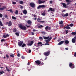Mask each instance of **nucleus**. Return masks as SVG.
<instances>
[{
    "label": "nucleus",
    "mask_w": 76,
    "mask_h": 76,
    "mask_svg": "<svg viewBox=\"0 0 76 76\" xmlns=\"http://www.w3.org/2000/svg\"><path fill=\"white\" fill-rule=\"evenodd\" d=\"M8 17V16L7 15H4V17L5 18H7Z\"/></svg>",
    "instance_id": "nucleus-51"
},
{
    "label": "nucleus",
    "mask_w": 76,
    "mask_h": 76,
    "mask_svg": "<svg viewBox=\"0 0 76 76\" xmlns=\"http://www.w3.org/2000/svg\"><path fill=\"white\" fill-rule=\"evenodd\" d=\"M66 2H68V3H70V0H66Z\"/></svg>",
    "instance_id": "nucleus-54"
},
{
    "label": "nucleus",
    "mask_w": 76,
    "mask_h": 76,
    "mask_svg": "<svg viewBox=\"0 0 76 76\" xmlns=\"http://www.w3.org/2000/svg\"><path fill=\"white\" fill-rule=\"evenodd\" d=\"M6 70L7 71V72H10V70L8 69V68H7V66H6Z\"/></svg>",
    "instance_id": "nucleus-31"
},
{
    "label": "nucleus",
    "mask_w": 76,
    "mask_h": 76,
    "mask_svg": "<svg viewBox=\"0 0 76 76\" xmlns=\"http://www.w3.org/2000/svg\"><path fill=\"white\" fill-rule=\"evenodd\" d=\"M69 66L71 69H74L75 68V65L72 63H70L69 64Z\"/></svg>",
    "instance_id": "nucleus-4"
},
{
    "label": "nucleus",
    "mask_w": 76,
    "mask_h": 76,
    "mask_svg": "<svg viewBox=\"0 0 76 76\" xmlns=\"http://www.w3.org/2000/svg\"><path fill=\"white\" fill-rule=\"evenodd\" d=\"M49 10H50V11H54V9H53V8H49Z\"/></svg>",
    "instance_id": "nucleus-36"
},
{
    "label": "nucleus",
    "mask_w": 76,
    "mask_h": 76,
    "mask_svg": "<svg viewBox=\"0 0 76 76\" xmlns=\"http://www.w3.org/2000/svg\"><path fill=\"white\" fill-rule=\"evenodd\" d=\"M23 41H20L18 43V44L19 46H22V44H23Z\"/></svg>",
    "instance_id": "nucleus-8"
},
{
    "label": "nucleus",
    "mask_w": 76,
    "mask_h": 76,
    "mask_svg": "<svg viewBox=\"0 0 76 76\" xmlns=\"http://www.w3.org/2000/svg\"><path fill=\"white\" fill-rule=\"evenodd\" d=\"M51 29V27H48V30H50Z\"/></svg>",
    "instance_id": "nucleus-59"
},
{
    "label": "nucleus",
    "mask_w": 76,
    "mask_h": 76,
    "mask_svg": "<svg viewBox=\"0 0 76 76\" xmlns=\"http://www.w3.org/2000/svg\"><path fill=\"white\" fill-rule=\"evenodd\" d=\"M8 11L10 12H11V13H12L13 12V10H12V9H10V10H8Z\"/></svg>",
    "instance_id": "nucleus-35"
},
{
    "label": "nucleus",
    "mask_w": 76,
    "mask_h": 76,
    "mask_svg": "<svg viewBox=\"0 0 76 76\" xmlns=\"http://www.w3.org/2000/svg\"><path fill=\"white\" fill-rule=\"evenodd\" d=\"M11 54L12 55H10V56L11 57H14V54Z\"/></svg>",
    "instance_id": "nucleus-39"
},
{
    "label": "nucleus",
    "mask_w": 76,
    "mask_h": 76,
    "mask_svg": "<svg viewBox=\"0 0 76 76\" xmlns=\"http://www.w3.org/2000/svg\"><path fill=\"white\" fill-rule=\"evenodd\" d=\"M17 31V30L16 29V28H15L14 29H13V32H16Z\"/></svg>",
    "instance_id": "nucleus-26"
},
{
    "label": "nucleus",
    "mask_w": 76,
    "mask_h": 76,
    "mask_svg": "<svg viewBox=\"0 0 76 76\" xmlns=\"http://www.w3.org/2000/svg\"><path fill=\"white\" fill-rule=\"evenodd\" d=\"M74 38L75 39V40H76V35H75V37H74Z\"/></svg>",
    "instance_id": "nucleus-62"
},
{
    "label": "nucleus",
    "mask_w": 76,
    "mask_h": 76,
    "mask_svg": "<svg viewBox=\"0 0 76 76\" xmlns=\"http://www.w3.org/2000/svg\"><path fill=\"white\" fill-rule=\"evenodd\" d=\"M50 54V51L46 52L43 53V55L45 56H48Z\"/></svg>",
    "instance_id": "nucleus-2"
},
{
    "label": "nucleus",
    "mask_w": 76,
    "mask_h": 76,
    "mask_svg": "<svg viewBox=\"0 0 76 76\" xmlns=\"http://www.w3.org/2000/svg\"><path fill=\"white\" fill-rule=\"evenodd\" d=\"M4 73V72H3V71H2L0 72V75H3V73Z\"/></svg>",
    "instance_id": "nucleus-30"
},
{
    "label": "nucleus",
    "mask_w": 76,
    "mask_h": 76,
    "mask_svg": "<svg viewBox=\"0 0 76 76\" xmlns=\"http://www.w3.org/2000/svg\"><path fill=\"white\" fill-rule=\"evenodd\" d=\"M0 26H3V24L1 21L0 20Z\"/></svg>",
    "instance_id": "nucleus-38"
},
{
    "label": "nucleus",
    "mask_w": 76,
    "mask_h": 76,
    "mask_svg": "<svg viewBox=\"0 0 76 76\" xmlns=\"http://www.w3.org/2000/svg\"><path fill=\"white\" fill-rule=\"evenodd\" d=\"M69 4H70V2H68L67 3V4H66V6H68V5H69Z\"/></svg>",
    "instance_id": "nucleus-61"
},
{
    "label": "nucleus",
    "mask_w": 76,
    "mask_h": 76,
    "mask_svg": "<svg viewBox=\"0 0 76 76\" xmlns=\"http://www.w3.org/2000/svg\"><path fill=\"white\" fill-rule=\"evenodd\" d=\"M74 56L76 57V52H75L74 54Z\"/></svg>",
    "instance_id": "nucleus-64"
},
{
    "label": "nucleus",
    "mask_w": 76,
    "mask_h": 76,
    "mask_svg": "<svg viewBox=\"0 0 76 76\" xmlns=\"http://www.w3.org/2000/svg\"><path fill=\"white\" fill-rule=\"evenodd\" d=\"M20 4H22L23 3V2L22 1H21L20 2Z\"/></svg>",
    "instance_id": "nucleus-34"
},
{
    "label": "nucleus",
    "mask_w": 76,
    "mask_h": 76,
    "mask_svg": "<svg viewBox=\"0 0 76 76\" xmlns=\"http://www.w3.org/2000/svg\"><path fill=\"white\" fill-rule=\"evenodd\" d=\"M61 4H62L65 8H66V7H67V5L65 3H62Z\"/></svg>",
    "instance_id": "nucleus-11"
},
{
    "label": "nucleus",
    "mask_w": 76,
    "mask_h": 76,
    "mask_svg": "<svg viewBox=\"0 0 76 76\" xmlns=\"http://www.w3.org/2000/svg\"><path fill=\"white\" fill-rule=\"evenodd\" d=\"M65 43L66 44H69V41L67 40H66L65 41Z\"/></svg>",
    "instance_id": "nucleus-18"
},
{
    "label": "nucleus",
    "mask_w": 76,
    "mask_h": 76,
    "mask_svg": "<svg viewBox=\"0 0 76 76\" xmlns=\"http://www.w3.org/2000/svg\"><path fill=\"white\" fill-rule=\"evenodd\" d=\"M64 42V41H61L58 43V45H61L63 44Z\"/></svg>",
    "instance_id": "nucleus-17"
},
{
    "label": "nucleus",
    "mask_w": 76,
    "mask_h": 76,
    "mask_svg": "<svg viewBox=\"0 0 76 76\" xmlns=\"http://www.w3.org/2000/svg\"><path fill=\"white\" fill-rule=\"evenodd\" d=\"M19 28L21 29H22V30H24V31L26 30V27L25 26H23L21 24L19 25Z\"/></svg>",
    "instance_id": "nucleus-1"
},
{
    "label": "nucleus",
    "mask_w": 76,
    "mask_h": 76,
    "mask_svg": "<svg viewBox=\"0 0 76 76\" xmlns=\"http://www.w3.org/2000/svg\"><path fill=\"white\" fill-rule=\"evenodd\" d=\"M31 34H32L33 35H34V32H32L31 33Z\"/></svg>",
    "instance_id": "nucleus-63"
},
{
    "label": "nucleus",
    "mask_w": 76,
    "mask_h": 76,
    "mask_svg": "<svg viewBox=\"0 0 76 76\" xmlns=\"http://www.w3.org/2000/svg\"><path fill=\"white\" fill-rule=\"evenodd\" d=\"M30 5L32 8H34L35 7V4L33 3H30Z\"/></svg>",
    "instance_id": "nucleus-6"
},
{
    "label": "nucleus",
    "mask_w": 76,
    "mask_h": 76,
    "mask_svg": "<svg viewBox=\"0 0 76 76\" xmlns=\"http://www.w3.org/2000/svg\"><path fill=\"white\" fill-rule=\"evenodd\" d=\"M46 6L43 5H39L37 7V9H40V8H43L44 7H45Z\"/></svg>",
    "instance_id": "nucleus-5"
},
{
    "label": "nucleus",
    "mask_w": 76,
    "mask_h": 76,
    "mask_svg": "<svg viewBox=\"0 0 76 76\" xmlns=\"http://www.w3.org/2000/svg\"><path fill=\"white\" fill-rule=\"evenodd\" d=\"M15 14L16 15H18V10H16L15 12Z\"/></svg>",
    "instance_id": "nucleus-33"
},
{
    "label": "nucleus",
    "mask_w": 76,
    "mask_h": 76,
    "mask_svg": "<svg viewBox=\"0 0 76 76\" xmlns=\"http://www.w3.org/2000/svg\"><path fill=\"white\" fill-rule=\"evenodd\" d=\"M12 21H10L9 24H8V26H12Z\"/></svg>",
    "instance_id": "nucleus-19"
},
{
    "label": "nucleus",
    "mask_w": 76,
    "mask_h": 76,
    "mask_svg": "<svg viewBox=\"0 0 76 76\" xmlns=\"http://www.w3.org/2000/svg\"><path fill=\"white\" fill-rule=\"evenodd\" d=\"M42 16H45V12H43L42 14Z\"/></svg>",
    "instance_id": "nucleus-44"
},
{
    "label": "nucleus",
    "mask_w": 76,
    "mask_h": 76,
    "mask_svg": "<svg viewBox=\"0 0 76 76\" xmlns=\"http://www.w3.org/2000/svg\"><path fill=\"white\" fill-rule=\"evenodd\" d=\"M72 41L73 43H75L76 42V40L74 38H72Z\"/></svg>",
    "instance_id": "nucleus-15"
},
{
    "label": "nucleus",
    "mask_w": 76,
    "mask_h": 76,
    "mask_svg": "<svg viewBox=\"0 0 76 76\" xmlns=\"http://www.w3.org/2000/svg\"><path fill=\"white\" fill-rule=\"evenodd\" d=\"M23 13H24L25 15H26V14H27L28 13V12H27V11H26V10H24L23 11Z\"/></svg>",
    "instance_id": "nucleus-16"
},
{
    "label": "nucleus",
    "mask_w": 76,
    "mask_h": 76,
    "mask_svg": "<svg viewBox=\"0 0 76 76\" xmlns=\"http://www.w3.org/2000/svg\"><path fill=\"white\" fill-rule=\"evenodd\" d=\"M35 62L36 63V64L37 65H39L41 64V62L39 60H37L35 61Z\"/></svg>",
    "instance_id": "nucleus-7"
},
{
    "label": "nucleus",
    "mask_w": 76,
    "mask_h": 76,
    "mask_svg": "<svg viewBox=\"0 0 76 76\" xmlns=\"http://www.w3.org/2000/svg\"><path fill=\"white\" fill-rule=\"evenodd\" d=\"M37 44L38 45H40V44H42V42H39L37 43Z\"/></svg>",
    "instance_id": "nucleus-46"
},
{
    "label": "nucleus",
    "mask_w": 76,
    "mask_h": 76,
    "mask_svg": "<svg viewBox=\"0 0 76 76\" xmlns=\"http://www.w3.org/2000/svg\"><path fill=\"white\" fill-rule=\"evenodd\" d=\"M3 37L4 38H7L6 35L4 34L3 35Z\"/></svg>",
    "instance_id": "nucleus-48"
},
{
    "label": "nucleus",
    "mask_w": 76,
    "mask_h": 76,
    "mask_svg": "<svg viewBox=\"0 0 76 76\" xmlns=\"http://www.w3.org/2000/svg\"><path fill=\"white\" fill-rule=\"evenodd\" d=\"M31 53V50H29L28 53Z\"/></svg>",
    "instance_id": "nucleus-57"
},
{
    "label": "nucleus",
    "mask_w": 76,
    "mask_h": 76,
    "mask_svg": "<svg viewBox=\"0 0 76 76\" xmlns=\"http://www.w3.org/2000/svg\"><path fill=\"white\" fill-rule=\"evenodd\" d=\"M12 4H16V2H15L12 1Z\"/></svg>",
    "instance_id": "nucleus-37"
},
{
    "label": "nucleus",
    "mask_w": 76,
    "mask_h": 76,
    "mask_svg": "<svg viewBox=\"0 0 76 76\" xmlns=\"http://www.w3.org/2000/svg\"><path fill=\"white\" fill-rule=\"evenodd\" d=\"M69 25V26H71V27H72V26H73V23H71Z\"/></svg>",
    "instance_id": "nucleus-40"
},
{
    "label": "nucleus",
    "mask_w": 76,
    "mask_h": 76,
    "mask_svg": "<svg viewBox=\"0 0 76 76\" xmlns=\"http://www.w3.org/2000/svg\"><path fill=\"white\" fill-rule=\"evenodd\" d=\"M6 8V7L4 6H3L2 8H0V10H3L4 9Z\"/></svg>",
    "instance_id": "nucleus-12"
},
{
    "label": "nucleus",
    "mask_w": 76,
    "mask_h": 76,
    "mask_svg": "<svg viewBox=\"0 0 76 76\" xmlns=\"http://www.w3.org/2000/svg\"><path fill=\"white\" fill-rule=\"evenodd\" d=\"M72 35H76V31L75 32H72L71 33Z\"/></svg>",
    "instance_id": "nucleus-25"
},
{
    "label": "nucleus",
    "mask_w": 76,
    "mask_h": 76,
    "mask_svg": "<svg viewBox=\"0 0 76 76\" xmlns=\"http://www.w3.org/2000/svg\"><path fill=\"white\" fill-rule=\"evenodd\" d=\"M45 3V1H42L41 0H39V4H41L42 3Z\"/></svg>",
    "instance_id": "nucleus-13"
},
{
    "label": "nucleus",
    "mask_w": 76,
    "mask_h": 76,
    "mask_svg": "<svg viewBox=\"0 0 76 76\" xmlns=\"http://www.w3.org/2000/svg\"><path fill=\"white\" fill-rule=\"evenodd\" d=\"M39 39L40 40H42L43 39V38H42V37H39Z\"/></svg>",
    "instance_id": "nucleus-45"
},
{
    "label": "nucleus",
    "mask_w": 76,
    "mask_h": 76,
    "mask_svg": "<svg viewBox=\"0 0 76 76\" xmlns=\"http://www.w3.org/2000/svg\"><path fill=\"white\" fill-rule=\"evenodd\" d=\"M59 23L60 25H62L63 23V22L62 20H61L60 21H59Z\"/></svg>",
    "instance_id": "nucleus-24"
},
{
    "label": "nucleus",
    "mask_w": 76,
    "mask_h": 76,
    "mask_svg": "<svg viewBox=\"0 0 76 76\" xmlns=\"http://www.w3.org/2000/svg\"><path fill=\"white\" fill-rule=\"evenodd\" d=\"M65 31L66 32V34H68V33H69V31L68 30H66Z\"/></svg>",
    "instance_id": "nucleus-47"
},
{
    "label": "nucleus",
    "mask_w": 76,
    "mask_h": 76,
    "mask_svg": "<svg viewBox=\"0 0 76 76\" xmlns=\"http://www.w3.org/2000/svg\"><path fill=\"white\" fill-rule=\"evenodd\" d=\"M34 44V41H31L30 42V43H28L27 44V45H28L29 46H31L32 44Z\"/></svg>",
    "instance_id": "nucleus-9"
},
{
    "label": "nucleus",
    "mask_w": 76,
    "mask_h": 76,
    "mask_svg": "<svg viewBox=\"0 0 76 76\" xmlns=\"http://www.w3.org/2000/svg\"><path fill=\"white\" fill-rule=\"evenodd\" d=\"M18 55H17V56L18 57H20V53H19L18 52Z\"/></svg>",
    "instance_id": "nucleus-43"
},
{
    "label": "nucleus",
    "mask_w": 76,
    "mask_h": 76,
    "mask_svg": "<svg viewBox=\"0 0 76 76\" xmlns=\"http://www.w3.org/2000/svg\"><path fill=\"white\" fill-rule=\"evenodd\" d=\"M40 64L42 66V65H44V64L43 62H42V63H41Z\"/></svg>",
    "instance_id": "nucleus-55"
},
{
    "label": "nucleus",
    "mask_w": 76,
    "mask_h": 76,
    "mask_svg": "<svg viewBox=\"0 0 76 76\" xmlns=\"http://www.w3.org/2000/svg\"><path fill=\"white\" fill-rule=\"evenodd\" d=\"M44 28V26L40 25L38 26V28L39 29V28Z\"/></svg>",
    "instance_id": "nucleus-22"
},
{
    "label": "nucleus",
    "mask_w": 76,
    "mask_h": 76,
    "mask_svg": "<svg viewBox=\"0 0 76 76\" xmlns=\"http://www.w3.org/2000/svg\"><path fill=\"white\" fill-rule=\"evenodd\" d=\"M21 58H22V59H25V57H24L23 56H22Z\"/></svg>",
    "instance_id": "nucleus-53"
},
{
    "label": "nucleus",
    "mask_w": 76,
    "mask_h": 76,
    "mask_svg": "<svg viewBox=\"0 0 76 76\" xmlns=\"http://www.w3.org/2000/svg\"><path fill=\"white\" fill-rule=\"evenodd\" d=\"M27 23L31 25L32 24V21L31 20H28L27 21Z\"/></svg>",
    "instance_id": "nucleus-14"
},
{
    "label": "nucleus",
    "mask_w": 76,
    "mask_h": 76,
    "mask_svg": "<svg viewBox=\"0 0 76 76\" xmlns=\"http://www.w3.org/2000/svg\"><path fill=\"white\" fill-rule=\"evenodd\" d=\"M12 19H14V20H16V17H15L12 16Z\"/></svg>",
    "instance_id": "nucleus-28"
},
{
    "label": "nucleus",
    "mask_w": 76,
    "mask_h": 76,
    "mask_svg": "<svg viewBox=\"0 0 76 76\" xmlns=\"http://www.w3.org/2000/svg\"><path fill=\"white\" fill-rule=\"evenodd\" d=\"M32 15L33 16H34V18H37V15L35 14H34V15L32 14Z\"/></svg>",
    "instance_id": "nucleus-41"
},
{
    "label": "nucleus",
    "mask_w": 76,
    "mask_h": 76,
    "mask_svg": "<svg viewBox=\"0 0 76 76\" xmlns=\"http://www.w3.org/2000/svg\"><path fill=\"white\" fill-rule=\"evenodd\" d=\"M49 41H49V40H48H48H46V43H48V42H49Z\"/></svg>",
    "instance_id": "nucleus-50"
},
{
    "label": "nucleus",
    "mask_w": 76,
    "mask_h": 76,
    "mask_svg": "<svg viewBox=\"0 0 76 76\" xmlns=\"http://www.w3.org/2000/svg\"><path fill=\"white\" fill-rule=\"evenodd\" d=\"M20 33L19 32H18L17 33H15V34L17 36H19V35Z\"/></svg>",
    "instance_id": "nucleus-23"
},
{
    "label": "nucleus",
    "mask_w": 76,
    "mask_h": 76,
    "mask_svg": "<svg viewBox=\"0 0 76 76\" xmlns=\"http://www.w3.org/2000/svg\"><path fill=\"white\" fill-rule=\"evenodd\" d=\"M69 16V14L68 13H66V14H64L62 15V16H63V17H67Z\"/></svg>",
    "instance_id": "nucleus-10"
},
{
    "label": "nucleus",
    "mask_w": 76,
    "mask_h": 76,
    "mask_svg": "<svg viewBox=\"0 0 76 76\" xmlns=\"http://www.w3.org/2000/svg\"><path fill=\"white\" fill-rule=\"evenodd\" d=\"M26 45V44H25V43H23L22 45V46L21 47H22L23 48V47H25V46Z\"/></svg>",
    "instance_id": "nucleus-27"
},
{
    "label": "nucleus",
    "mask_w": 76,
    "mask_h": 76,
    "mask_svg": "<svg viewBox=\"0 0 76 76\" xmlns=\"http://www.w3.org/2000/svg\"><path fill=\"white\" fill-rule=\"evenodd\" d=\"M2 17H3V15L1 14H0V18H2Z\"/></svg>",
    "instance_id": "nucleus-49"
},
{
    "label": "nucleus",
    "mask_w": 76,
    "mask_h": 76,
    "mask_svg": "<svg viewBox=\"0 0 76 76\" xmlns=\"http://www.w3.org/2000/svg\"><path fill=\"white\" fill-rule=\"evenodd\" d=\"M49 41H50L52 39V37H50L49 39H48Z\"/></svg>",
    "instance_id": "nucleus-29"
},
{
    "label": "nucleus",
    "mask_w": 76,
    "mask_h": 76,
    "mask_svg": "<svg viewBox=\"0 0 76 76\" xmlns=\"http://www.w3.org/2000/svg\"><path fill=\"white\" fill-rule=\"evenodd\" d=\"M43 37L44 39H48V38H49V36H48V37H45L43 36Z\"/></svg>",
    "instance_id": "nucleus-21"
},
{
    "label": "nucleus",
    "mask_w": 76,
    "mask_h": 76,
    "mask_svg": "<svg viewBox=\"0 0 76 76\" xmlns=\"http://www.w3.org/2000/svg\"><path fill=\"white\" fill-rule=\"evenodd\" d=\"M48 28V26H46L45 28V29L46 30V31H47V30Z\"/></svg>",
    "instance_id": "nucleus-32"
},
{
    "label": "nucleus",
    "mask_w": 76,
    "mask_h": 76,
    "mask_svg": "<svg viewBox=\"0 0 76 76\" xmlns=\"http://www.w3.org/2000/svg\"><path fill=\"white\" fill-rule=\"evenodd\" d=\"M20 6V9H23V6Z\"/></svg>",
    "instance_id": "nucleus-52"
},
{
    "label": "nucleus",
    "mask_w": 76,
    "mask_h": 76,
    "mask_svg": "<svg viewBox=\"0 0 76 76\" xmlns=\"http://www.w3.org/2000/svg\"><path fill=\"white\" fill-rule=\"evenodd\" d=\"M42 19L41 18H38L37 19V20L38 22H39L40 23H44L45 22V21H41V20Z\"/></svg>",
    "instance_id": "nucleus-3"
},
{
    "label": "nucleus",
    "mask_w": 76,
    "mask_h": 76,
    "mask_svg": "<svg viewBox=\"0 0 76 76\" xmlns=\"http://www.w3.org/2000/svg\"><path fill=\"white\" fill-rule=\"evenodd\" d=\"M45 45H50V44L48 43H46L45 44Z\"/></svg>",
    "instance_id": "nucleus-58"
},
{
    "label": "nucleus",
    "mask_w": 76,
    "mask_h": 76,
    "mask_svg": "<svg viewBox=\"0 0 76 76\" xmlns=\"http://www.w3.org/2000/svg\"><path fill=\"white\" fill-rule=\"evenodd\" d=\"M6 37H9V35L8 34H7L6 35Z\"/></svg>",
    "instance_id": "nucleus-56"
},
{
    "label": "nucleus",
    "mask_w": 76,
    "mask_h": 76,
    "mask_svg": "<svg viewBox=\"0 0 76 76\" xmlns=\"http://www.w3.org/2000/svg\"><path fill=\"white\" fill-rule=\"evenodd\" d=\"M6 57H7V58H9V56L7 55H6Z\"/></svg>",
    "instance_id": "nucleus-60"
},
{
    "label": "nucleus",
    "mask_w": 76,
    "mask_h": 76,
    "mask_svg": "<svg viewBox=\"0 0 76 76\" xmlns=\"http://www.w3.org/2000/svg\"><path fill=\"white\" fill-rule=\"evenodd\" d=\"M1 42H3V41L5 42V41H6V40L4 39H3L1 40Z\"/></svg>",
    "instance_id": "nucleus-42"
},
{
    "label": "nucleus",
    "mask_w": 76,
    "mask_h": 76,
    "mask_svg": "<svg viewBox=\"0 0 76 76\" xmlns=\"http://www.w3.org/2000/svg\"><path fill=\"white\" fill-rule=\"evenodd\" d=\"M69 25H67L66 26V29H70L71 28L69 26Z\"/></svg>",
    "instance_id": "nucleus-20"
}]
</instances>
